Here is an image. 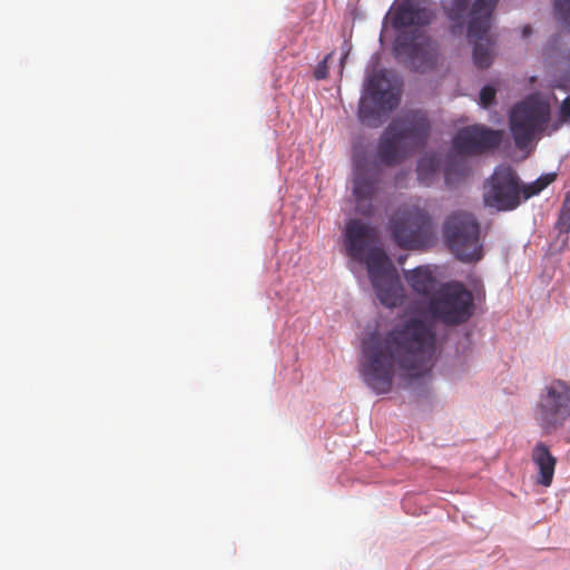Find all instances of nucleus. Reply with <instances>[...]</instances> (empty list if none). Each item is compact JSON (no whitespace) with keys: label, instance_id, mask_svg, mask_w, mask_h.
Masks as SVG:
<instances>
[{"label":"nucleus","instance_id":"21","mask_svg":"<svg viewBox=\"0 0 570 570\" xmlns=\"http://www.w3.org/2000/svg\"><path fill=\"white\" fill-rule=\"evenodd\" d=\"M556 228L560 234L568 235L570 233V193H567L559 212Z\"/></svg>","mask_w":570,"mask_h":570},{"label":"nucleus","instance_id":"26","mask_svg":"<svg viewBox=\"0 0 570 570\" xmlns=\"http://www.w3.org/2000/svg\"><path fill=\"white\" fill-rule=\"evenodd\" d=\"M343 50H344V53H343V57L341 58V71L343 70L345 59L347 58V56L350 53V47H348V43L346 41L343 45Z\"/></svg>","mask_w":570,"mask_h":570},{"label":"nucleus","instance_id":"16","mask_svg":"<svg viewBox=\"0 0 570 570\" xmlns=\"http://www.w3.org/2000/svg\"><path fill=\"white\" fill-rule=\"evenodd\" d=\"M531 460L538 469L537 483L546 488L553 481L557 459L550 452L548 445L538 442L531 451Z\"/></svg>","mask_w":570,"mask_h":570},{"label":"nucleus","instance_id":"19","mask_svg":"<svg viewBox=\"0 0 570 570\" xmlns=\"http://www.w3.org/2000/svg\"><path fill=\"white\" fill-rule=\"evenodd\" d=\"M439 164L436 159L432 156H424L422 157L417 163V178L421 181V184L429 186L436 171H438Z\"/></svg>","mask_w":570,"mask_h":570},{"label":"nucleus","instance_id":"2","mask_svg":"<svg viewBox=\"0 0 570 570\" xmlns=\"http://www.w3.org/2000/svg\"><path fill=\"white\" fill-rule=\"evenodd\" d=\"M377 233L360 219L346 224L345 247L347 255L364 263L380 302L386 307L403 304L404 288L399 275L383 248L375 246Z\"/></svg>","mask_w":570,"mask_h":570},{"label":"nucleus","instance_id":"10","mask_svg":"<svg viewBox=\"0 0 570 570\" xmlns=\"http://www.w3.org/2000/svg\"><path fill=\"white\" fill-rule=\"evenodd\" d=\"M570 416V385L553 380L544 390L537 407V421L547 434L563 426Z\"/></svg>","mask_w":570,"mask_h":570},{"label":"nucleus","instance_id":"7","mask_svg":"<svg viewBox=\"0 0 570 570\" xmlns=\"http://www.w3.org/2000/svg\"><path fill=\"white\" fill-rule=\"evenodd\" d=\"M550 105L539 94H532L517 104L510 112V128L515 145L527 147L542 132L550 120Z\"/></svg>","mask_w":570,"mask_h":570},{"label":"nucleus","instance_id":"20","mask_svg":"<svg viewBox=\"0 0 570 570\" xmlns=\"http://www.w3.org/2000/svg\"><path fill=\"white\" fill-rule=\"evenodd\" d=\"M556 178H557V174L548 173V174L540 176L535 181L524 185L521 188L523 199H529L532 196L538 195L541 190H543L551 183H553L556 180Z\"/></svg>","mask_w":570,"mask_h":570},{"label":"nucleus","instance_id":"1","mask_svg":"<svg viewBox=\"0 0 570 570\" xmlns=\"http://www.w3.org/2000/svg\"><path fill=\"white\" fill-rule=\"evenodd\" d=\"M436 334L419 318H410L382 334L370 333L361 345L360 374L376 394L393 387L396 372L419 377L433 366Z\"/></svg>","mask_w":570,"mask_h":570},{"label":"nucleus","instance_id":"17","mask_svg":"<svg viewBox=\"0 0 570 570\" xmlns=\"http://www.w3.org/2000/svg\"><path fill=\"white\" fill-rule=\"evenodd\" d=\"M404 277L410 287L420 295L430 296L434 293L436 279L426 267H417L404 272Z\"/></svg>","mask_w":570,"mask_h":570},{"label":"nucleus","instance_id":"27","mask_svg":"<svg viewBox=\"0 0 570 570\" xmlns=\"http://www.w3.org/2000/svg\"><path fill=\"white\" fill-rule=\"evenodd\" d=\"M531 27L529 24H525L523 28H522V37L523 38H527L531 35Z\"/></svg>","mask_w":570,"mask_h":570},{"label":"nucleus","instance_id":"23","mask_svg":"<svg viewBox=\"0 0 570 570\" xmlns=\"http://www.w3.org/2000/svg\"><path fill=\"white\" fill-rule=\"evenodd\" d=\"M495 100V89L492 86H484L480 91V105L490 107Z\"/></svg>","mask_w":570,"mask_h":570},{"label":"nucleus","instance_id":"12","mask_svg":"<svg viewBox=\"0 0 570 570\" xmlns=\"http://www.w3.org/2000/svg\"><path fill=\"white\" fill-rule=\"evenodd\" d=\"M394 51L397 57H406L413 69L420 72L433 69L439 59L436 42L419 29L412 35H399L394 42Z\"/></svg>","mask_w":570,"mask_h":570},{"label":"nucleus","instance_id":"18","mask_svg":"<svg viewBox=\"0 0 570 570\" xmlns=\"http://www.w3.org/2000/svg\"><path fill=\"white\" fill-rule=\"evenodd\" d=\"M465 156L466 155H460L455 151V155L449 158L444 170V178L446 185L452 186L460 179L465 178L466 176L470 175L471 167Z\"/></svg>","mask_w":570,"mask_h":570},{"label":"nucleus","instance_id":"4","mask_svg":"<svg viewBox=\"0 0 570 570\" xmlns=\"http://www.w3.org/2000/svg\"><path fill=\"white\" fill-rule=\"evenodd\" d=\"M499 0H474L468 22V39L474 42L473 61L478 68L484 69L492 63V43L488 39L491 19ZM471 0H449L443 8L450 20L463 24Z\"/></svg>","mask_w":570,"mask_h":570},{"label":"nucleus","instance_id":"9","mask_svg":"<svg viewBox=\"0 0 570 570\" xmlns=\"http://www.w3.org/2000/svg\"><path fill=\"white\" fill-rule=\"evenodd\" d=\"M401 95L394 90L382 71L373 72L366 81L365 95L358 105V118L362 124L379 127L383 116L395 109L400 104Z\"/></svg>","mask_w":570,"mask_h":570},{"label":"nucleus","instance_id":"11","mask_svg":"<svg viewBox=\"0 0 570 570\" xmlns=\"http://www.w3.org/2000/svg\"><path fill=\"white\" fill-rule=\"evenodd\" d=\"M522 190L517 173L508 166H499L484 184L485 206L500 212L513 210L521 204Z\"/></svg>","mask_w":570,"mask_h":570},{"label":"nucleus","instance_id":"6","mask_svg":"<svg viewBox=\"0 0 570 570\" xmlns=\"http://www.w3.org/2000/svg\"><path fill=\"white\" fill-rule=\"evenodd\" d=\"M480 224L474 215L458 210L446 217L443 224L444 242L451 253L462 262L482 258Z\"/></svg>","mask_w":570,"mask_h":570},{"label":"nucleus","instance_id":"8","mask_svg":"<svg viewBox=\"0 0 570 570\" xmlns=\"http://www.w3.org/2000/svg\"><path fill=\"white\" fill-rule=\"evenodd\" d=\"M391 234L405 249L429 247L434 240L433 223L429 213L419 207L400 210L391 219Z\"/></svg>","mask_w":570,"mask_h":570},{"label":"nucleus","instance_id":"5","mask_svg":"<svg viewBox=\"0 0 570 570\" xmlns=\"http://www.w3.org/2000/svg\"><path fill=\"white\" fill-rule=\"evenodd\" d=\"M474 298L465 285L458 281L443 284L428 304L430 315L449 326L468 322L474 313Z\"/></svg>","mask_w":570,"mask_h":570},{"label":"nucleus","instance_id":"15","mask_svg":"<svg viewBox=\"0 0 570 570\" xmlns=\"http://www.w3.org/2000/svg\"><path fill=\"white\" fill-rule=\"evenodd\" d=\"M433 18L428 8L421 6L419 0H403L392 16V26L395 30L406 27H425Z\"/></svg>","mask_w":570,"mask_h":570},{"label":"nucleus","instance_id":"25","mask_svg":"<svg viewBox=\"0 0 570 570\" xmlns=\"http://www.w3.org/2000/svg\"><path fill=\"white\" fill-rule=\"evenodd\" d=\"M560 118L562 122L570 120V95L562 101L560 106Z\"/></svg>","mask_w":570,"mask_h":570},{"label":"nucleus","instance_id":"14","mask_svg":"<svg viewBox=\"0 0 570 570\" xmlns=\"http://www.w3.org/2000/svg\"><path fill=\"white\" fill-rule=\"evenodd\" d=\"M382 170L375 165L357 161L354 167L353 195L356 210L365 216L374 212L373 200L380 190Z\"/></svg>","mask_w":570,"mask_h":570},{"label":"nucleus","instance_id":"13","mask_svg":"<svg viewBox=\"0 0 570 570\" xmlns=\"http://www.w3.org/2000/svg\"><path fill=\"white\" fill-rule=\"evenodd\" d=\"M503 132L483 125L466 126L453 137V148L460 155H482L500 147Z\"/></svg>","mask_w":570,"mask_h":570},{"label":"nucleus","instance_id":"24","mask_svg":"<svg viewBox=\"0 0 570 570\" xmlns=\"http://www.w3.org/2000/svg\"><path fill=\"white\" fill-rule=\"evenodd\" d=\"M334 52H330L325 56V58L317 65L314 70V76L316 79H325L328 76V61L333 58Z\"/></svg>","mask_w":570,"mask_h":570},{"label":"nucleus","instance_id":"3","mask_svg":"<svg viewBox=\"0 0 570 570\" xmlns=\"http://www.w3.org/2000/svg\"><path fill=\"white\" fill-rule=\"evenodd\" d=\"M430 121L425 112L410 110L397 116L387 126L377 146V157L386 166H393L425 145Z\"/></svg>","mask_w":570,"mask_h":570},{"label":"nucleus","instance_id":"22","mask_svg":"<svg viewBox=\"0 0 570 570\" xmlns=\"http://www.w3.org/2000/svg\"><path fill=\"white\" fill-rule=\"evenodd\" d=\"M553 9L560 24L570 31V0H554Z\"/></svg>","mask_w":570,"mask_h":570}]
</instances>
